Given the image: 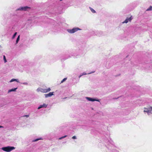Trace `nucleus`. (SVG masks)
Segmentation results:
<instances>
[{
    "instance_id": "423d86ee",
    "label": "nucleus",
    "mask_w": 152,
    "mask_h": 152,
    "mask_svg": "<svg viewBox=\"0 0 152 152\" xmlns=\"http://www.w3.org/2000/svg\"><path fill=\"white\" fill-rule=\"evenodd\" d=\"M86 99L90 101L94 102L96 101L97 102H99L100 100L99 99H93L89 97H86Z\"/></svg>"
},
{
    "instance_id": "ddd939ff",
    "label": "nucleus",
    "mask_w": 152,
    "mask_h": 152,
    "mask_svg": "<svg viewBox=\"0 0 152 152\" xmlns=\"http://www.w3.org/2000/svg\"><path fill=\"white\" fill-rule=\"evenodd\" d=\"M91 11L93 13H95L96 12L94 10L93 8H92L91 7H89Z\"/></svg>"
},
{
    "instance_id": "f03ea898",
    "label": "nucleus",
    "mask_w": 152,
    "mask_h": 152,
    "mask_svg": "<svg viewBox=\"0 0 152 152\" xmlns=\"http://www.w3.org/2000/svg\"><path fill=\"white\" fill-rule=\"evenodd\" d=\"M15 149V148L14 147L10 146L3 147L1 148L2 150L7 152H10Z\"/></svg>"
},
{
    "instance_id": "f8f14e48",
    "label": "nucleus",
    "mask_w": 152,
    "mask_h": 152,
    "mask_svg": "<svg viewBox=\"0 0 152 152\" xmlns=\"http://www.w3.org/2000/svg\"><path fill=\"white\" fill-rule=\"evenodd\" d=\"M94 72H95V71H92V72H91L90 73H89L88 74H87V73H86L85 72H83V73H82V75H86L87 74L89 75V74H92V73H94Z\"/></svg>"
},
{
    "instance_id": "6e6552de",
    "label": "nucleus",
    "mask_w": 152,
    "mask_h": 152,
    "mask_svg": "<svg viewBox=\"0 0 152 152\" xmlns=\"http://www.w3.org/2000/svg\"><path fill=\"white\" fill-rule=\"evenodd\" d=\"M54 92H50L48 94H45L44 95L45 98H48V97H51L53 95H54Z\"/></svg>"
},
{
    "instance_id": "6ab92c4d",
    "label": "nucleus",
    "mask_w": 152,
    "mask_h": 152,
    "mask_svg": "<svg viewBox=\"0 0 152 152\" xmlns=\"http://www.w3.org/2000/svg\"><path fill=\"white\" fill-rule=\"evenodd\" d=\"M67 79V78H64L61 82V83H63L64 81H65Z\"/></svg>"
},
{
    "instance_id": "393cba45",
    "label": "nucleus",
    "mask_w": 152,
    "mask_h": 152,
    "mask_svg": "<svg viewBox=\"0 0 152 152\" xmlns=\"http://www.w3.org/2000/svg\"><path fill=\"white\" fill-rule=\"evenodd\" d=\"M1 50H0V53L1 52Z\"/></svg>"
},
{
    "instance_id": "4be33fe9",
    "label": "nucleus",
    "mask_w": 152,
    "mask_h": 152,
    "mask_svg": "<svg viewBox=\"0 0 152 152\" xmlns=\"http://www.w3.org/2000/svg\"><path fill=\"white\" fill-rule=\"evenodd\" d=\"M23 84L25 85H28V83H26V82L23 83Z\"/></svg>"
},
{
    "instance_id": "412c9836",
    "label": "nucleus",
    "mask_w": 152,
    "mask_h": 152,
    "mask_svg": "<svg viewBox=\"0 0 152 152\" xmlns=\"http://www.w3.org/2000/svg\"><path fill=\"white\" fill-rule=\"evenodd\" d=\"M72 138L73 139H77V137L76 136H73Z\"/></svg>"
},
{
    "instance_id": "9d476101",
    "label": "nucleus",
    "mask_w": 152,
    "mask_h": 152,
    "mask_svg": "<svg viewBox=\"0 0 152 152\" xmlns=\"http://www.w3.org/2000/svg\"><path fill=\"white\" fill-rule=\"evenodd\" d=\"M17 89V88H14L12 89H10L8 91V93H9L12 91H15Z\"/></svg>"
},
{
    "instance_id": "f257e3e1",
    "label": "nucleus",
    "mask_w": 152,
    "mask_h": 152,
    "mask_svg": "<svg viewBox=\"0 0 152 152\" xmlns=\"http://www.w3.org/2000/svg\"><path fill=\"white\" fill-rule=\"evenodd\" d=\"M143 112L145 113H147L148 115L152 114V107L149 106L144 108Z\"/></svg>"
},
{
    "instance_id": "1a4fd4ad",
    "label": "nucleus",
    "mask_w": 152,
    "mask_h": 152,
    "mask_svg": "<svg viewBox=\"0 0 152 152\" xmlns=\"http://www.w3.org/2000/svg\"><path fill=\"white\" fill-rule=\"evenodd\" d=\"M48 105L45 104H43L42 105H40L38 108V109H39L42 108H46Z\"/></svg>"
},
{
    "instance_id": "a878e982",
    "label": "nucleus",
    "mask_w": 152,
    "mask_h": 152,
    "mask_svg": "<svg viewBox=\"0 0 152 152\" xmlns=\"http://www.w3.org/2000/svg\"><path fill=\"white\" fill-rule=\"evenodd\" d=\"M1 47V45H0V47Z\"/></svg>"
},
{
    "instance_id": "7ed1b4c3",
    "label": "nucleus",
    "mask_w": 152,
    "mask_h": 152,
    "mask_svg": "<svg viewBox=\"0 0 152 152\" xmlns=\"http://www.w3.org/2000/svg\"><path fill=\"white\" fill-rule=\"evenodd\" d=\"M51 90V89L50 88L45 89L39 87L37 89V91L38 92H40L43 93H47L50 91Z\"/></svg>"
},
{
    "instance_id": "f3484780",
    "label": "nucleus",
    "mask_w": 152,
    "mask_h": 152,
    "mask_svg": "<svg viewBox=\"0 0 152 152\" xmlns=\"http://www.w3.org/2000/svg\"><path fill=\"white\" fill-rule=\"evenodd\" d=\"M3 59L5 63H6L7 62L6 57L4 55L3 56Z\"/></svg>"
},
{
    "instance_id": "20e7f679",
    "label": "nucleus",
    "mask_w": 152,
    "mask_h": 152,
    "mask_svg": "<svg viewBox=\"0 0 152 152\" xmlns=\"http://www.w3.org/2000/svg\"><path fill=\"white\" fill-rule=\"evenodd\" d=\"M81 29L78 27L74 28L72 29H68L67 31L70 34H73L78 30H80Z\"/></svg>"
},
{
    "instance_id": "9b49d317",
    "label": "nucleus",
    "mask_w": 152,
    "mask_h": 152,
    "mask_svg": "<svg viewBox=\"0 0 152 152\" xmlns=\"http://www.w3.org/2000/svg\"><path fill=\"white\" fill-rule=\"evenodd\" d=\"M14 81H16L18 83H19V80L18 79H12L10 81V82L11 83Z\"/></svg>"
},
{
    "instance_id": "2eb2a0df",
    "label": "nucleus",
    "mask_w": 152,
    "mask_h": 152,
    "mask_svg": "<svg viewBox=\"0 0 152 152\" xmlns=\"http://www.w3.org/2000/svg\"><path fill=\"white\" fill-rule=\"evenodd\" d=\"M42 139L41 138H37V139H36L33 140V142H36V141H38V140H42Z\"/></svg>"
},
{
    "instance_id": "5701e85b",
    "label": "nucleus",
    "mask_w": 152,
    "mask_h": 152,
    "mask_svg": "<svg viewBox=\"0 0 152 152\" xmlns=\"http://www.w3.org/2000/svg\"><path fill=\"white\" fill-rule=\"evenodd\" d=\"M82 74L81 73L79 76V78H80L82 76Z\"/></svg>"
},
{
    "instance_id": "dca6fc26",
    "label": "nucleus",
    "mask_w": 152,
    "mask_h": 152,
    "mask_svg": "<svg viewBox=\"0 0 152 152\" xmlns=\"http://www.w3.org/2000/svg\"><path fill=\"white\" fill-rule=\"evenodd\" d=\"M20 40V35H19L18 37H17L16 40V43L17 44Z\"/></svg>"
},
{
    "instance_id": "a211bd4d",
    "label": "nucleus",
    "mask_w": 152,
    "mask_h": 152,
    "mask_svg": "<svg viewBox=\"0 0 152 152\" xmlns=\"http://www.w3.org/2000/svg\"><path fill=\"white\" fill-rule=\"evenodd\" d=\"M17 34V32H15V34H14V35H13V36H12V39H14L15 38V37L16 35Z\"/></svg>"
},
{
    "instance_id": "aec40b11",
    "label": "nucleus",
    "mask_w": 152,
    "mask_h": 152,
    "mask_svg": "<svg viewBox=\"0 0 152 152\" xmlns=\"http://www.w3.org/2000/svg\"><path fill=\"white\" fill-rule=\"evenodd\" d=\"M67 136V135H65V136H64L62 137H61L59 138V140H61V139H63V138H65V137H66Z\"/></svg>"
},
{
    "instance_id": "0eeeda50",
    "label": "nucleus",
    "mask_w": 152,
    "mask_h": 152,
    "mask_svg": "<svg viewBox=\"0 0 152 152\" xmlns=\"http://www.w3.org/2000/svg\"><path fill=\"white\" fill-rule=\"evenodd\" d=\"M132 19V17L129 18H127L126 19L122 22V23H128L129 21L131 22Z\"/></svg>"
},
{
    "instance_id": "b1692460",
    "label": "nucleus",
    "mask_w": 152,
    "mask_h": 152,
    "mask_svg": "<svg viewBox=\"0 0 152 152\" xmlns=\"http://www.w3.org/2000/svg\"><path fill=\"white\" fill-rule=\"evenodd\" d=\"M3 128V126H0V128Z\"/></svg>"
},
{
    "instance_id": "39448f33",
    "label": "nucleus",
    "mask_w": 152,
    "mask_h": 152,
    "mask_svg": "<svg viewBox=\"0 0 152 152\" xmlns=\"http://www.w3.org/2000/svg\"><path fill=\"white\" fill-rule=\"evenodd\" d=\"M30 7L28 6L21 7L17 8L16 11H28L30 9Z\"/></svg>"
},
{
    "instance_id": "4468645a",
    "label": "nucleus",
    "mask_w": 152,
    "mask_h": 152,
    "mask_svg": "<svg viewBox=\"0 0 152 152\" xmlns=\"http://www.w3.org/2000/svg\"><path fill=\"white\" fill-rule=\"evenodd\" d=\"M147 11H151L152 10V7L150 6L148 8L147 10Z\"/></svg>"
}]
</instances>
